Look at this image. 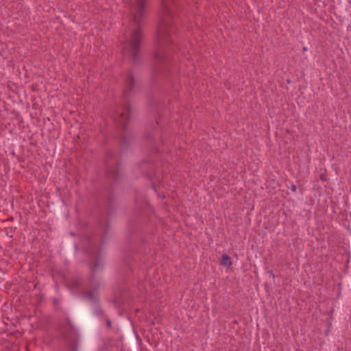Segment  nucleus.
<instances>
[{"label":"nucleus","mask_w":351,"mask_h":351,"mask_svg":"<svg viewBox=\"0 0 351 351\" xmlns=\"http://www.w3.org/2000/svg\"><path fill=\"white\" fill-rule=\"evenodd\" d=\"M179 9L180 5L176 0H162V14L158 27L157 46L154 53L158 60H165L171 50L170 35L173 32V25Z\"/></svg>","instance_id":"nucleus-1"},{"label":"nucleus","mask_w":351,"mask_h":351,"mask_svg":"<svg viewBox=\"0 0 351 351\" xmlns=\"http://www.w3.org/2000/svg\"><path fill=\"white\" fill-rule=\"evenodd\" d=\"M145 0H136L137 13L134 15V19H141L143 14Z\"/></svg>","instance_id":"nucleus-2"},{"label":"nucleus","mask_w":351,"mask_h":351,"mask_svg":"<svg viewBox=\"0 0 351 351\" xmlns=\"http://www.w3.org/2000/svg\"><path fill=\"white\" fill-rule=\"evenodd\" d=\"M130 108L129 106H126L123 111L121 113L120 117L119 119V122L121 124H124L125 120L128 119L129 118V114H130Z\"/></svg>","instance_id":"nucleus-3"},{"label":"nucleus","mask_w":351,"mask_h":351,"mask_svg":"<svg viewBox=\"0 0 351 351\" xmlns=\"http://www.w3.org/2000/svg\"><path fill=\"white\" fill-rule=\"evenodd\" d=\"M220 263L225 267H230L232 265L230 257L226 254L221 256Z\"/></svg>","instance_id":"nucleus-4"},{"label":"nucleus","mask_w":351,"mask_h":351,"mask_svg":"<svg viewBox=\"0 0 351 351\" xmlns=\"http://www.w3.org/2000/svg\"><path fill=\"white\" fill-rule=\"evenodd\" d=\"M129 80H130V83H131V84H132V83H133V81H134L133 77H132V76H130V77H129Z\"/></svg>","instance_id":"nucleus-5"}]
</instances>
